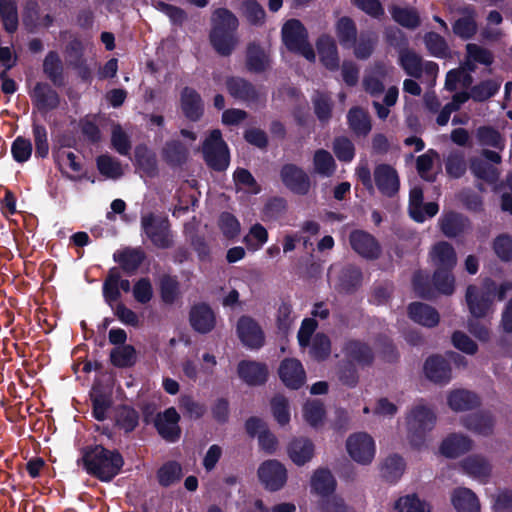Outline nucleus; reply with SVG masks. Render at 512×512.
<instances>
[{
  "mask_svg": "<svg viewBox=\"0 0 512 512\" xmlns=\"http://www.w3.org/2000/svg\"><path fill=\"white\" fill-rule=\"evenodd\" d=\"M212 28L210 41L214 49L221 55H230L238 40L235 32L238 20L235 15L225 8L214 11L211 18Z\"/></svg>",
  "mask_w": 512,
  "mask_h": 512,
  "instance_id": "f257e3e1",
  "label": "nucleus"
},
{
  "mask_svg": "<svg viewBox=\"0 0 512 512\" xmlns=\"http://www.w3.org/2000/svg\"><path fill=\"white\" fill-rule=\"evenodd\" d=\"M83 462L87 472L101 481L112 480L124 464L118 451L108 450L100 445L86 452Z\"/></svg>",
  "mask_w": 512,
  "mask_h": 512,
  "instance_id": "f03ea898",
  "label": "nucleus"
},
{
  "mask_svg": "<svg viewBox=\"0 0 512 512\" xmlns=\"http://www.w3.org/2000/svg\"><path fill=\"white\" fill-rule=\"evenodd\" d=\"M496 290L497 284L490 278L484 279L480 285L467 287L465 301L473 317L485 318L494 313Z\"/></svg>",
  "mask_w": 512,
  "mask_h": 512,
  "instance_id": "7ed1b4c3",
  "label": "nucleus"
},
{
  "mask_svg": "<svg viewBox=\"0 0 512 512\" xmlns=\"http://www.w3.org/2000/svg\"><path fill=\"white\" fill-rule=\"evenodd\" d=\"M436 424V415L434 411L426 404L416 403L406 417V426L410 443L415 447H421L427 433H429Z\"/></svg>",
  "mask_w": 512,
  "mask_h": 512,
  "instance_id": "20e7f679",
  "label": "nucleus"
},
{
  "mask_svg": "<svg viewBox=\"0 0 512 512\" xmlns=\"http://www.w3.org/2000/svg\"><path fill=\"white\" fill-rule=\"evenodd\" d=\"M282 39L289 50L299 53L311 62L315 60V52L307 41V31L299 20L290 19L283 25Z\"/></svg>",
  "mask_w": 512,
  "mask_h": 512,
  "instance_id": "39448f33",
  "label": "nucleus"
},
{
  "mask_svg": "<svg viewBox=\"0 0 512 512\" xmlns=\"http://www.w3.org/2000/svg\"><path fill=\"white\" fill-rule=\"evenodd\" d=\"M345 446L349 457L359 465H370L375 458L376 443L367 432L350 434Z\"/></svg>",
  "mask_w": 512,
  "mask_h": 512,
  "instance_id": "423d86ee",
  "label": "nucleus"
},
{
  "mask_svg": "<svg viewBox=\"0 0 512 512\" xmlns=\"http://www.w3.org/2000/svg\"><path fill=\"white\" fill-rule=\"evenodd\" d=\"M398 64L408 76L413 78H420L425 73L430 78L435 79L439 70L435 62L423 61L418 53L407 47L399 50Z\"/></svg>",
  "mask_w": 512,
  "mask_h": 512,
  "instance_id": "0eeeda50",
  "label": "nucleus"
},
{
  "mask_svg": "<svg viewBox=\"0 0 512 512\" xmlns=\"http://www.w3.org/2000/svg\"><path fill=\"white\" fill-rule=\"evenodd\" d=\"M204 159L214 170H225L229 165V151L220 130H213L202 147Z\"/></svg>",
  "mask_w": 512,
  "mask_h": 512,
  "instance_id": "6e6552de",
  "label": "nucleus"
},
{
  "mask_svg": "<svg viewBox=\"0 0 512 512\" xmlns=\"http://www.w3.org/2000/svg\"><path fill=\"white\" fill-rule=\"evenodd\" d=\"M236 332L242 344L250 349H259L264 345V332L259 323L250 316L239 318Z\"/></svg>",
  "mask_w": 512,
  "mask_h": 512,
  "instance_id": "1a4fd4ad",
  "label": "nucleus"
},
{
  "mask_svg": "<svg viewBox=\"0 0 512 512\" xmlns=\"http://www.w3.org/2000/svg\"><path fill=\"white\" fill-rule=\"evenodd\" d=\"M258 477L266 489L278 491L287 481V470L279 461L267 460L258 468Z\"/></svg>",
  "mask_w": 512,
  "mask_h": 512,
  "instance_id": "9d476101",
  "label": "nucleus"
},
{
  "mask_svg": "<svg viewBox=\"0 0 512 512\" xmlns=\"http://www.w3.org/2000/svg\"><path fill=\"white\" fill-rule=\"evenodd\" d=\"M142 227L154 245L168 248L172 244L168 221L147 215L142 218Z\"/></svg>",
  "mask_w": 512,
  "mask_h": 512,
  "instance_id": "9b49d317",
  "label": "nucleus"
},
{
  "mask_svg": "<svg viewBox=\"0 0 512 512\" xmlns=\"http://www.w3.org/2000/svg\"><path fill=\"white\" fill-rule=\"evenodd\" d=\"M280 177L283 184L296 194L306 195L310 190L311 183L309 176L297 165H284L281 168Z\"/></svg>",
  "mask_w": 512,
  "mask_h": 512,
  "instance_id": "f8f14e48",
  "label": "nucleus"
},
{
  "mask_svg": "<svg viewBox=\"0 0 512 512\" xmlns=\"http://www.w3.org/2000/svg\"><path fill=\"white\" fill-rule=\"evenodd\" d=\"M179 421V413L174 407H170L156 416L155 427L163 439L168 442H176L181 435Z\"/></svg>",
  "mask_w": 512,
  "mask_h": 512,
  "instance_id": "ddd939ff",
  "label": "nucleus"
},
{
  "mask_svg": "<svg viewBox=\"0 0 512 512\" xmlns=\"http://www.w3.org/2000/svg\"><path fill=\"white\" fill-rule=\"evenodd\" d=\"M278 374L283 384L290 389H299L306 381L305 370L295 358L284 359L280 363Z\"/></svg>",
  "mask_w": 512,
  "mask_h": 512,
  "instance_id": "4468645a",
  "label": "nucleus"
},
{
  "mask_svg": "<svg viewBox=\"0 0 512 512\" xmlns=\"http://www.w3.org/2000/svg\"><path fill=\"white\" fill-rule=\"evenodd\" d=\"M394 71V67L385 63H376L366 71L363 78V87L373 97L380 96L384 91L383 81Z\"/></svg>",
  "mask_w": 512,
  "mask_h": 512,
  "instance_id": "2eb2a0df",
  "label": "nucleus"
},
{
  "mask_svg": "<svg viewBox=\"0 0 512 512\" xmlns=\"http://www.w3.org/2000/svg\"><path fill=\"white\" fill-rule=\"evenodd\" d=\"M374 181L378 190L385 196L393 197L400 187L397 171L388 164L377 165L374 169Z\"/></svg>",
  "mask_w": 512,
  "mask_h": 512,
  "instance_id": "dca6fc26",
  "label": "nucleus"
},
{
  "mask_svg": "<svg viewBox=\"0 0 512 512\" xmlns=\"http://www.w3.org/2000/svg\"><path fill=\"white\" fill-rule=\"evenodd\" d=\"M352 249L366 259H376L381 253L377 240L369 233L356 230L349 236Z\"/></svg>",
  "mask_w": 512,
  "mask_h": 512,
  "instance_id": "f3484780",
  "label": "nucleus"
},
{
  "mask_svg": "<svg viewBox=\"0 0 512 512\" xmlns=\"http://www.w3.org/2000/svg\"><path fill=\"white\" fill-rule=\"evenodd\" d=\"M438 204L429 202L423 204V191L420 187H414L409 194V213L417 222H423L428 217H433L438 213Z\"/></svg>",
  "mask_w": 512,
  "mask_h": 512,
  "instance_id": "a211bd4d",
  "label": "nucleus"
},
{
  "mask_svg": "<svg viewBox=\"0 0 512 512\" xmlns=\"http://www.w3.org/2000/svg\"><path fill=\"white\" fill-rule=\"evenodd\" d=\"M237 372L239 377L251 386L265 383L268 377V369L265 364L250 360L239 362Z\"/></svg>",
  "mask_w": 512,
  "mask_h": 512,
  "instance_id": "6ab92c4d",
  "label": "nucleus"
},
{
  "mask_svg": "<svg viewBox=\"0 0 512 512\" xmlns=\"http://www.w3.org/2000/svg\"><path fill=\"white\" fill-rule=\"evenodd\" d=\"M31 98L35 106L41 112L56 109L60 104L58 93L45 83H37L34 86L31 92Z\"/></svg>",
  "mask_w": 512,
  "mask_h": 512,
  "instance_id": "aec40b11",
  "label": "nucleus"
},
{
  "mask_svg": "<svg viewBox=\"0 0 512 512\" xmlns=\"http://www.w3.org/2000/svg\"><path fill=\"white\" fill-rule=\"evenodd\" d=\"M180 106L183 114L191 121L199 120L203 114L201 96L192 88L186 87L182 90Z\"/></svg>",
  "mask_w": 512,
  "mask_h": 512,
  "instance_id": "412c9836",
  "label": "nucleus"
},
{
  "mask_svg": "<svg viewBox=\"0 0 512 512\" xmlns=\"http://www.w3.org/2000/svg\"><path fill=\"white\" fill-rule=\"evenodd\" d=\"M314 444L305 437L294 438L288 446L290 459L298 466L309 462L314 456Z\"/></svg>",
  "mask_w": 512,
  "mask_h": 512,
  "instance_id": "4be33fe9",
  "label": "nucleus"
},
{
  "mask_svg": "<svg viewBox=\"0 0 512 512\" xmlns=\"http://www.w3.org/2000/svg\"><path fill=\"white\" fill-rule=\"evenodd\" d=\"M463 471L470 477L485 483L491 474V465L482 456L472 455L461 462Z\"/></svg>",
  "mask_w": 512,
  "mask_h": 512,
  "instance_id": "5701e85b",
  "label": "nucleus"
},
{
  "mask_svg": "<svg viewBox=\"0 0 512 512\" xmlns=\"http://www.w3.org/2000/svg\"><path fill=\"white\" fill-rule=\"evenodd\" d=\"M424 372L426 377L435 383H447L451 379V368L441 356L428 358L424 365Z\"/></svg>",
  "mask_w": 512,
  "mask_h": 512,
  "instance_id": "b1692460",
  "label": "nucleus"
},
{
  "mask_svg": "<svg viewBox=\"0 0 512 512\" xmlns=\"http://www.w3.org/2000/svg\"><path fill=\"white\" fill-rule=\"evenodd\" d=\"M472 449V441L462 434H451L446 437L441 446V453L448 458H456Z\"/></svg>",
  "mask_w": 512,
  "mask_h": 512,
  "instance_id": "393cba45",
  "label": "nucleus"
},
{
  "mask_svg": "<svg viewBox=\"0 0 512 512\" xmlns=\"http://www.w3.org/2000/svg\"><path fill=\"white\" fill-rule=\"evenodd\" d=\"M430 257L437 269L451 270L457 262L454 248L447 242L435 244L430 252Z\"/></svg>",
  "mask_w": 512,
  "mask_h": 512,
  "instance_id": "a878e982",
  "label": "nucleus"
},
{
  "mask_svg": "<svg viewBox=\"0 0 512 512\" xmlns=\"http://www.w3.org/2000/svg\"><path fill=\"white\" fill-rule=\"evenodd\" d=\"M451 501L458 512H480V503L475 493L468 488L453 491Z\"/></svg>",
  "mask_w": 512,
  "mask_h": 512,
  "instance_id": "bb28decb",
  "label": "nucleus"
},
{
  "mask_svg": "<svg viewBox=\"0 0 512 512\" xmlns=\"http://www.w3.org/2000/svg\"><path fill=\"white\" fill-rule=\"evenodd\" d=\"M410 318L425 327H434L439 323V314L431 306L424 303H412L408 309Z\"/></svg>",
  "mask_w": 512,
  "mask_h": 512,
  "instance_id": "cd10ccee",
  "label": "nucleus"
},
{
  "mask_svg": "<svg viewBox=\"0 0 512 512\" xmlns=\"http://www.w3.org/2000/svg\"><path fill=\"white\" fill-rule=\"evenodd\" d=\"M190 322L196 331L207 333L215 326V316L207 305L202 304L192 308Z\"/></svg>",
  "mask_w": 512,
  "mask_h": 512,
  "instance_id": "c85d7f7f",
  "label": "nucleus"
},
{
  "mask_svg": "<svg viewBox=\"0 0 512 512\" xmlns=\"http://www.w3.org/2000/svg\"><path fill=\"white\" fill-rule=\"evenodd\" d=\"M311 488L316 494L327 498L334 492L336 480L330 470L319 468L313 473Z\"/></svg>",
  "mask_w": 512,
  "mask_h": 512,
  "instance_id": "c756f323",
  "label": "nucleus"
},
{
  "mask_svg": "<svg viewBox=\"0 0 512 512\" xmlns=\"http://www.w3.org/2000/svg\"><path fill=\"white\" fill-rule=\"evenodd\" d=\"M317 50L322 64L329 70L339 67V57L334 40L329 36H322L317 41Z\"/></svg>",
  "mask_w": 512,
  "mask_h": 512,
  "instance_id": "7c9ffc66",
  "label": "nucleus"
},
{
  "mask_svg": "<svg viewBox=\"0 0 512 512\" xmlns=\"http://www.w3.org/2000/svg\"><path fill=\"white\" fill-rule=\"evenodd\" d=\"M448 405L456 412L466 411L479 405V398L471 391L458 389L448 394Z\"/></svg>",
  "mask_w": 512,
  "mask_h": 512,
  "instance_id": "2f4dec72",
  "label": "nucleus"
},
{
  "mask_svg": "<svg viewBox=\"0 0 512 512\" xmlns=\"http://www.w3.org/2000/svg\"><path fill=\"white\" fill-rule=\"evenodd\" d=\"M247 68L252 72H263L270 66L269 53L263 47L252 43L247 48Z\"/></svg>",
  "mask_w": 512,
  "mask_h": 512,
  "instance_id": "473e14b6",
  "label": "nucleus"
},
{
  "mask_svg": "<svg viewBox=\"0 0 512 512\" xmlns=\"http://www.w3.org/2000/svg\"><path fill=\"white\" fill-rule=\"evenodd\" d=\"M227 89L232 97L246 102L254 101L259 96L257 89L242 78L229 79Z\"/></svg>",
  "mask_w": 512,
  "mask_h": 512,
  "instance_id": "72a5a7b5",
  "label": "nucleus"
},
{
  "mask_svg": "<svg viewBox=\"0 0 512 512\" xmlns=\"http://www.w3.org/2000/svg\"><path fill=\"white\" fill-rule=\"evenodd\" d=\"M336 170L335 160L330 152L318 149L313 156V171L321 177H331Z\"/></svg>",
  "mask_w": 512,
  "mask_h": 512,
  "instance_id": "f704fd0d",
  "label": "nucleus"
},
{
  "mask_svg": "<svg viewBox=\"0 0 512 512\" xmlns=\"http://www.w3.org/2000/svg\"><path fill=\"white\" fill-rule=\"evenodd\" d=\"M0 17L8 33H14L17 30L18 11L15 0H0Z\"/></svg>",
  "mask_w": 512,
  "mask_h": 512,
  "instance_id": "c9c22d12",
  "label": "nucleus"
},
{
  "mask_svg": "<svg viewBox=\"0 0 512 512\" xmlns=\"http://www.w3.org/2000/svg\"><path fill=\"white\" fill-rule=\"evenodd\" d=\"M390 12L392 18L405 28L415 29L420 25L419 15L413 8L392 6Z\"/></svg>",
  "mask_w": 512,
  "mask_h": 512,
  "instance_id": "e433bc0d",
  "label": "nucleus"
},
{
  "mask_svg": "<svg viewBox=\"0 0 512 512\" xmlns=\"http://www.w3.org/2000/svg\"><path fill=\"white\" fill-rule=\"evenodd\" d=\"M466 219L456 213H448L439 220L440 228L447 237H455L464 231Z\"/></svg>",
  "mask_w": 512,
  "mask_h": 512,
  "instance_id": "4c0bfd02",
  "label": "nucleus"
},
{
  "mask_svg": "<svg viewBox=\"0 0 512 512\" xmlns=\"http://www.w3.org/2000/svg\"><path fill=\"white\" fill-rule=\"evenodd\" d=\"M463 425L478 434L489 435L494 426V421L489 414H474L464 419Z\"/></svg>",
  "mask_w": 512,
  "mask_h": 512,
  "instance_id": "58836bf2",
  "label": "nucleus"
},
{
  "mask_svg": "<svg viewBox=\"0 0 512 512\" xmlns=\"http://www.w3.org/2000/svg\"><path fill=\"white\" fill-rule=\"evenodd\" d=\"M337 37L343 47H353L357 38L355 23L348 17H342L336 26Z\"/></svg>",
  "mask_w": 512,
  "mask_h": 512,
  "instance_id": "ea45409f",
  "label": "nucleus"
},
{
  "mask_svg": "<svg viewBox=\"0 0 512 512\" xmlns=\"http://www.w3.org/2000/svg\"><path fill=\"white\" fill-rule=\"evenodd\" d=\"M405 463L402 457L398 455L388 456L382 463V476L390 482L397 481L403 474Z\"/></svg>",
  "mask_w": 512,
  "mask_h": 512,
  "instance_id": "a19ab883",
  "label": "nucleus"
},
{
  "mask_svg": "<svg viewBox=\"0 0 512 512\" xmlns=\"http://www.w3.org/2000/svg\"><path fill=\"white\" fill-rule=\"evenodd\" d=\"M114 258L124 270L133 272L144 260V253L139 249H125L114 254Z\"/></svg>",
  "mask_w": 512,
  "mask_h": 512,
  "instance_id": "79ce46f5",
  "label": "nucleus"
},
{
  "mask_svg": "<svg viewBox=\"0 0 512 512\" xmlns=\"http://www.w3.org/2000/svg\"><path fill=\"white\" fill-rule=\"evenodd\" d=\"M476 136L482 146H489L499 150H503L505 147V139L492 127H479L476 131Z\"/></svg>",
  "mask_w": 512,
  "mask_h": 512,
  "instance_id": "37998d69",
  "label": "nucleus"
},
{
  "mask_svg": "<svg viewBox=\"0 0 512 512\" xmlns=\"http://www.w3.org/2000/svg\"><path fill=\"white\" fill-rule=\"evenodd\" d=\"M346 356L358 364H369L372 361V352L369 347L358 341H349L345 346Z\"/></svg>",
  "mask_w": 512,
  "mask_h": 512,
  "instance_id": "c03bdc74",
  "label": "nucleus"
},
{
  "mask_svg": "<svg viewBox=\"0 0 512 512\" xmlns=\"http://www.w3.org/2000/svg\"><path fill=\"white\" fill-rule=\"evenodd\" d=\"M182 468L179 463L170 461L165 463L157 473L160 485L168 487L177 483L182 477Z\"/></svg>",
  "mask_w": 512,
  "mask_h": 512,
  "instance_id": "a18cd8bd",
  "label": "nucleus"
},
{
  "mask_svg": "<svg viewBox=\"0 0 512 512\" xmlns=\"http://www.w3.org/2000/svg\"><path fill=\"white\" fill-rule=\"evenodd\" d=\"M470 170L477 178L490 183L495 182L499 176L498 171L494 166L480 158L471 159Z\"/></svg>",
  "mask_w": 512,
  "mask_h": 512,
  "instance_id": "49530a36",
  "label": "nucleus"
},
{
  "mask_svg": "<svg viewBox=\"0 0 512 512\" xmlns=\"http://www.w3.org/2000/svg\"><path fill=\"white\" fill-rule=\"evenodd\" d=\"M397 512H431L429 504L420 500L416 495L400 497L395 502Z\"/></svg>",
  "mask_w": 512,
  "mask_h": 512,
  "instance_id": "de8ad7c7",
  "label": "nucleus"
},
{
  "mask_svg": "<svg viewBox=\"0 0 512 512\" xmlns=\"http://www.w3.org/2000/svg\"><path fill=\"white\" fill-rule=\"evenodd\" d=\"M348 122L350 128L358 135H366L371 130L369 117L361 109H351L348 114Z\"/></svg>",
  "mask_w": 512,
  "mask_h": 512,
  "instance_id": "09e8293b",
  "label": "nucleus"
},
{
  "mask_svg": "<svg viewBox=\"0 0 512 512\" xmlns=\"http://www.w3.org/2000/svg\"><path fill=\"white\" fill-rule=\"evenodd\" d=\"M43 69L48 78L55 84L60 85L62 83V63L55 52H50L43 63Z\"/></svg>",
  "mask_w": 512,
  "mask_h": 512,
  "instance_id": "8fccbe9b",
  "label": "nucleus"
},
{
  "mask_svg": "<svg viewBox=\"0 0 512 512\" xmlns=\"http://www.w3.org/2000/svg\"><path fill=\"white\" fill-rule=\"evenodd\" d=\"M473 78L471 74L463 69L450 70L446 75L445 88L449 91H455L458 86L468 88L471 86Z\"/></svg>",
  "mask_w": 512,
  "mask_h": 512,
  "instance_id": "3c124183",
  "label": "nucleus"
},
{
  "mask_svg": "<svg viewBox=\"0 0 512 512\" xmlns=\"http://www.w3.org/2000/svg\"><path fill=\"white\" fill-rule=\"evenodd\" d=\"M268 240V232L266 228L257 223L254 224L248 234L244 237V242L248 249L252 251L259 250Z\"/></svg>",
  "mask_w": 512,
  "mask_h": 512,
  "instance_id": "603ef678",
  "label": "nucleus"
},
{
  "mask_svg": "<svg viewBox=\"0 0 512 512\" xmlns=\"http://www.w3.org/2000/svg\"><path fill=\"white\" fill-rule=\"evenodd\" d=\"M362 274L358 268L349 266L341 271L337 287L341 291L349 292L361 282Z\"/></svg>",
  "mask_w": 512,
  "mask_h": 512,
  "instance_id": "864d4df0",
  "label": "nucleus"
},
{
  "mask_svg": "<svg viewBox=\"0 0 512 512\" xmlns=\"http://www.w3.org/2000/svg\"><path fill=\"white\" fill-rule=\"evenodd\" d=\"M500 85L501 83L497 80L483 81L472 87L470 91L471 98L478 102L485 101L498 92Z\"/></svg>",
  "mask_w": 512,
  "mask_h": 512,
  "instance_id": "5fc2aeb1",
  "label": "nucleus"
},
{
  "mask_svg": "<svg viewBox=\"0 0 512 512\" xmlns=\"http://www.w3.org/2000/svg\"><path fill=\"white\" fill-rule=\"evenodd\" d=\"M111 361L115 366H131L136 359L135 349L130 345H121L111 351Z\"/></svg>",
  "mask_w": 512,
  "mask_h": 512,
  "instance_id": "6e6d98bb",
  "label": "nucleus"
},
{
  "mask_svg": "<svg viewBox=\"0 0 512 512\" xmlns=\"http://www.w3.org/2000/svg\"><path fill=\"white\" fill-rule=\"evenodd\" d=\"M424 43L433 56L445 57L448 54L449 48L445 39L435 32L426 33L424 35Z\"/></svg>",
  "mask_w": 512,
  "mask_h": 512,
  "instance_id": "4d7b16f0",
  "label": "nucleus"
},
{
  "mask_svg": "<svg viewBox=\"0 0 512 512\" xmlns=\"http://www.w3.org/2000/svg\"><path fill=\"white\" fill-rule=\"evenodd\" d=\"M303 416L311 426L317 427L323 423L325 410L319 401H308L303 407Z\"/></svg>",
  "mask_w": 512,
  "mask_h": 512,
  "instance_id": "13d9d810",
  "label": "nucleus"
},
{
  "mask_svg": "<svg viewBox=\"0 0 512 512\" xmlns=\"http://www.w3.org/2000/svg\"><path fill=\"white\" fill-rule=\"evenodd\" d=\"M97 166L101 174L117 179L123 175V169L120 162L110 156L102 155L97 159Z\"/></svg>",
  "mask_w": 512,
  "mask_h": 512,
  "instance_id": "bf43d9fd",
  "label": "nucleus"
},
{
  "mask_svg": "<svg viewBox=\"0 0 512 512\" xmlns=\"http://www.w3.org/2000/svg\"><path fill=\"white\" fill-rule=\"evenodd\" d=\"M438 157V154L430 149L426 153L420 155L416 161V167L419 175L427 181H434V175L431 170L434 164V160Z\"/></svg>",
  "mask_w": 512,
  "mask_h": 512,
  "instance_id": "052dcab7",
  "label": "nucleus"
},
{
  "mask_svg": "<svg viewBox=\"0 0 512 512\" xmlns=\"http://www.w3.org/2000/svg\"><path fill=\"white\" fill-rule=\"evenodd\" d=\"M377 37L372 33H361L358 40L356 39L354 53L359 59L368 58L374 49Z\"/></svg>",
  "mask_w": 512,
  "mask_h": 512,
  "instance_id": "680f3d73",
  "label": "nucleus"
},
{
  "mask_svg": "<svg viewBox=\"0 0 512 512\" xmlns=\"http://www.w3.org/2000/svg\"><path fill=\"white\" fill-rule=\"evenodd\" d=\"M235 184L240 189H244L246 192L251 194H257L260 192V187L256 183V180L252 174L243 168H238L233 175Z\"/></svg>",
  "mask_w": 512,
  "mask_h": 512,
  "instance_id": "e2e57ef3",
  "label": "nucleus"
},
{
  "mask_svg": "<svg viewBox=\"0 0 512 512\" xmlns=\"http://www.w3.org/2000/svg\"><path fill=\"white\" fill-rule=\"evenodd\" d=\"M179 407L184 412V414L191 419L201 418L206 411L204 404L197 402L189 395H182L180 397Z\"/></svg>",
  "mask_w": 512,
  "mask_h": 512,
  "instance_id": "0e129e2a",
  "label": "nucleus"
},
{
  "mask_svg": "<svg viewBox=\"0 0 512 512\" xmlns=\"http://www.w3.org/2000/svg\"><path fill=\"white\" fill-rule=\"evenodd\" d=\"M312 101L317 118L321 122H327L331 117L332 103L330 98L324 93L317 92Z\"/></svg>",
  "mask_w": 512,
  "mask_h": 512,
  "instance_id": "69168bd1",
  "label": "nucleus"
},
{
  "mask_svg": "<svg viewBox=\"0 0 512 512\" xmlns=\"http://www.w3.org/2000/svg\"><path fill=\"white\" fill-rule=\"evenodd\" d=\"M271 408L274 418L280 425H286L290 421L288 400L281 396H275L271 401Z\"/></svg>",
  "mask_w": 512,
  "mask_h": 512,
  "instance_id": "338daca9",
  "label": "nucleus"
},
{
  "mask_svg": "<svg viewBox=\"0 0 512 512\" xmlns=\"http://www.w3.org/2000/svg\"><path fill=\"white\" fill-rule=\"evenodd\" d=\"M320 512H353L344 500L336 495L323 498L319 503Z\"/></svg>",
  "mask_w": 512,
  "mask_h": 512,
  "instance_id": "774afa93",
  "label": "nucleus"
}]
</instances>
